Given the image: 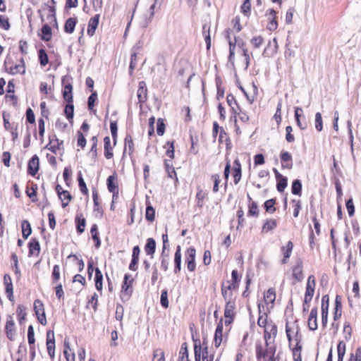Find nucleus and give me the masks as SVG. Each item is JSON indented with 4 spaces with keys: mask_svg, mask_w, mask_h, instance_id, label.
Masks as SVG:
<instances>
[{
    "mask_svg": "<svg viewBox=\"0 0 361 361\" xmlns=\"http://www.w3.org/2000/svg\"><path fill=\"white\" fill-rule=\"evenodd\" d=\"M72 80L73 78L70 75H64L61 78V84L63 86L62 96L64 101L73 99Z\"/></svg>",
    "mask_w": 361,
    "mask_h": 361,
    "instance_id": "obj_1",
    "label": "nucleus"
},
{
    "mask_svg": "<svg viewBox=\"0 0 361 361\" xmlns=\"http://www.w3.org/2000/svg\"><path fill=\"white\" fill-rule=\"evenodd\" d=\"M34 312L38 322L43 326L47 325V318L44 304L39 299H36L33 305Z\"/></svg>",
    "mask_w": 361,
    "mask_h": 361,
    "instance_id": "obj_2",
    "label": "nucleus"
},
{
    "mask_svg": "<svg viewBox=\"0 0 361 361\" xmlns=\"http://www.w3.org/2000/svg\"><path fill=\"white\" fill-rule=\"evenodd\" d=\"M196 250L194 247H188L185 252V263L189 271H194L196 269Z\"/></svg>",
    "mask_w": 361,
    "mask_h": 361,
    "instance_id": "obj_3",
    "label": "nucleus"
},
{
    "mask_svg": "<svg viewBox=\"0 0 361 361\" xmlns=\"http://www.w3.org/2000/svg\"><path fill=\"white\" fill-rule=\"evenodd\" d=\"M267 347V348L265 350H264L260 342H257L256 343L255 352H256V358L257 360H260L261 359L265 360V358L267 357V356L268 355H275V353L276 350V347L275 345H273L271 346L268 345Z\"/></svg>",
    "mask_w": 361,
    "mask_h": 361,
    "instance_id": "obj_4",
    "label": "nucleus"
},
{
    "mask_svg": "<svg viewBox=\"0 0 361 361\" xmlns=\"http://www.w3.org/2000/svg\"><path fill=\"white\" fill-rule=\"evenodd\" d=\"M235 307V301L226 302L224 310V317L226 318L224 323L226 326L230 325L233 322L235 316V312H234Z\"/></svg>",
    "mask_w": 361,
    "mask_h": 361,
    "instance_id": "obj_5",
    "label": "nucleus"
},
{
    "mask_svg": "<svg viewBox=\"0 0 361 361\" xmlns=\"http://www.w3.org/2000/svg\"><path fill=\"white\" fill-rule=\"evenodd\" d=\"M226 102H227V104L228 106H231V104H233V103L234 104H235V106H236L235 109H237V111L238 112H240V113L238 114V115L239 116V118L242 122L246 123L249 121L248 115L245 112H244L241 110L240 105L238 104V102L235 99V97H234V95L233 94L229 93L227 94Z\"/></svg>",
    "mask_w": 361,
    "mask_h": 361,
    "instance_id": "obj_6",
    "label": "nucleus"
},
{
    "mask_svg": "<svg viewBox=\"0 0 361 361\" xmlns=\"http://www.w3.org/2000/svg\"><path fill=\"white\" fill-rule=\"evenodd\" d=\"M303 262L301 258H298L295 264L292 269V276L295 282H301L303 280Z\"/></svg>",
    "mask_w": 361,
    "mask_h": 361,
    "instance_id": "obj_7",
    "label": "nucleus"
},
{
    "mask_svg": "<svg viewBox=\"0 0 361 361\" xmlns=\"http://www.w3.org/2000/svg\"><path fill=\"white\" fill-rule=\"evenodd\" d=\"M133 279H131L129 282H122L121 290V299L123 302L128 301L133 293Z\"/></svg>",
    "mask_w": 361,
    "mask_h": 361,
    "instance_id": "obj_8",
    "label": "nucleus"
},
{
    "mask_svg": "<svg viewBox=\"0 0 361 361\" xmlns=\"http://www.w3.org/2000/svg\"><path fill=\"white\" fill-rule=\"evenodd\" d=\"M39 169V159L34 154L28 161L27 172L28 175L35 176Z\"/></svg>",
    "mask_w": 361,
    "mask_h": 361,
    "instance_id": "obj_9",
    "label": "nucleus"
},
{
    "mask_svg": "<svg viewBox=\"0 0 361 361\" xmlns=\"http://www.w3.org/2000/svg\"><path fill=\"white\" fill-rule=\"evenodd\" d=\"M137 97L138 99V103L140 104V108L147 100V88L146 82L143 80L140 81L138 83V90L137 92Z\"/></svg>",
    "mask_w": 361,
    "mask_h": 361,
    "instance_id": "obj_10",
    "label": "nucleus"
},
{
    "mask_svg": "<svg viewBox=\"0 0 361 361\" xmlns=\"http://www.w3.org/2000/svg\"><path fill=\"white\" fill-rule=\"evenodd\" d=\"M5 331L6 334V337L11 341L15 340L16 336V328H15V322L11 315L8 317L6 326H5Z\"/></svg>",
    "mask_w": 361,
    "mask_h": 361,
    "instance_id": "obj_11",
    "label": "nucleus"
},
{
    "mask_svg": "<svg viewBox=\"0 0 361 361\" xmlns=\"http://www.w3.org/2000/svg\"><path fill=\"white\" fill-rule=\"evenodd\" d=\"M281 168L291 169L293 166L292 155L287 151H281L280 153Z\"/></svg>",
    "mask_w": 361,
    "mask_h": 361,
    "instance_id": "obj_12",
    "label": "nucleus"
},
{
    "mask_svg": "<svg viewBox=\"0 0 361 361\" xmlns=\"http://www.w3.org/2000/svg\"><path fill=\"white\" fill-rule=\"evenodd\" d=\"M232 175L233 176V181L235 185L241 180L242 177V167L240 160L237 158L233 161L232 168Z\"/></svg>",
    "mask_w": 361,
    "mask_h": 361,
    "instance_id": "obj_13",
    "label": "nucleus"
},
{
    "mask_svg": "<svg viewBox=\"0 0 361 361\" xmlns=\"http://www.w3.org/2000/svg\"><path fill=\"white\" fill-rule=\"evenodd\" d=\"M28 247V256L31 257L32 255L38 256L41 247L39 240L36 238H32L27 244Z\"/></svg>",
    "mask_w": 361,
    "mask_h": 361,
    "instance_id": "obj_14",
    "label": "nucleus"
},
{
    "mask_svg": "<svg viewBox=\"0 0 361 361\" xmlns=\"http://www.w3.org/2000/svg\"><path fill=\"white\" fill-rule=\"evenodd\" d=\"M99 18L100 14H96L90 19L87 30V33L90 37H92L95 34L96 30L99 25Z\"/></svg>",
    "mask_w": 361,
    "mask_h": 361,
    "instance_id": "obj_15",
    "label": "nucleus"
},
{
    "mask_svg": "<svg viewBox=\"0 0 361 361\" xmlns=\"http://www.w3.org/2000/svg\"><path fill=\"white\" fill-rule=\"evenodd\" d=\"M317 307L312 308L309 315L307 326L310 331H315L318 328L317 324Z\"/></svg>",
    "mask_w": 361,
    "mask_h": 361,
    "instance_id": "obj_16",
    "label": "nucleus"
},
{
    "mask_svg": "<svg viewBox=\"0 0 361 361\" xmlns=\"http://www.w3.org/2000/svg\"><path fill=\"white\" fill-rule=\"evenodd\" d=\"M181 262H182V255H181V247L180 245H177L176 248V252L174 254V274H178L181 270Z\"/></svg>",
    "mask_w": 361,
    "mask_h": 361,
    "instance_id": "obj_17",
    "label": "nucleus"
},
{
    "mask_svg": "<svg viewBox=\"0 0 361 361\" xmlns=\"http://www.w3.org/2000/svg\"><path fill=\"white\" fill-rule=\"evenodd\" d=\"M40 30L41 33H38V36L42 41L49 42L51 39L52 30L49 24H44Z\"/></svg>",
    "mask_w": 361,
    "mask_h": 361,
    "instance_id": "obj_18",
    "label": "nucleus"
},
{
    "mask_svg": "<svg viewBox=\"0 0 361 361\" xmlns=\"http://www.w3.org/2000/svg\"><path fill=\"white\" fill-rule=\"evenodd\" d=\"M334 310V321H337L342 315V299L338 294L336 295Z\"/></svg>",
    "mask_w": 361,
    "mask_h": 361,
    "instance_id": "obj_19",
    "label": "nucleus"
},
{
    "mask_svg": "<svg viewBox=\"0 0 361 361\" xmlns=\"http://www.w3.org/2000/svg\"><path fill=\"white\" fill-rule=\"evenodd\" d=\"M66 104L64 107L63 114L66 118L69 121L70 123H73V117H74V104L73 99L65 101Z\"/></svg>",
    "mask_w": 361,
    "mask_h": 361,
    "instance_id": "obj_20",
    "label": "nucleus"
},
{
    "mask_svg": "<svg viewBox=\"0 0 361 361\" xmlns=\"http://www.w3.org/2000/svg\"><path fill=\"white\" fill-rule=\"evenodd\" d=\"M293 248V243L291 241H288L286 246H282L281 247V250L283 255V259H281L282 264L288 263V260L291 255Z\"/></svg>",
    "mask_w": 361,
    "mask_h": 361,
    "instance_id": "obj_21",
    "label": "nucleus"
},
{
    "mask_svg": "<svg viewBox=\"0 0 361 361\" xmlns=\"http://www.w3.org/2000/svg\"><path fill=\"white\" fill-rule=\"evenodd\" d=\"M91 237L94 243V247L96 249H99L101 247L102 241L99 237V232L98 226L96 224L92 225L90 228Z\"/></svg>",
    "mask_w": 361,
    "mask_h": 361,
    "instance_id": "obj_22",
    "label": "nucleus"
},
{
    "mask_svg": "<svg viewBox=\"0 0 361 361\" xmlns=\"http://www.w3.org/2000/svg\"><path fill=\"white\" fill-rule=\"evenodd\" d=\"M164 169L168 174V177L174 179L175 183L178 182L177 173L173 166L171 161L168 159H164Z\"/></svg>",
    "mask_w": 361,
    "mask_h": 361,
    "instance_id": "obj_23",
    "label": "nucleus"
},
{
    "mask_svg": "<svg viewBox=\"0 0 361 361\" xmlns=\"http://www.w3.org/2000/svg\"><path fill=\"white\" fill-rule=\"evenodd\" d=\"M78 23L77 17H71L68 18L64 23L63 30L67 34H72L75 28V26Z\"/></svg>",
    "mask_w": 361,
    "mask_h": 361,
    "instance_id": "obj_24",
    "label": "nucleus"
},
{
    "mask_svg": "<svg viewBox=\"0 0 361 361\" xmlns=\"http://www.w3.org/2000/svg\"><path fill=\"white\" fill-rule=\"evenodd\" d=\"M76 232L78 235L82 234L85 229L86 220L82 214H77L75 219Z\"/></svg>",
    "mask_w": 361,
    "mask_h": 361,
    "instance_id": "obj_25",
    "label": "nucleus"
},
{
    "mask_svg": "<svg viewBox=\"0 0 361 361\" xmlns=\"http://www.w3.org/2000/svg\"><path fill=\"white\" fill-rule=\"evenodd\" d=\"M145 252L147 255H150L153 257L156 252V241L153 238H148L144 247Z\"/></svg>",
    "mask_w": 361,
    "mask_h": 361,
    "instance_id": "obj_26",
    "label": "nucleus"
},
{
    "mask_svg": "<svg viewBox=\"0 0 361 361\" xmlns=\"http://www.w3.org/2000/svg\"><path fill=\"white\" fill-rule=\"evenodd\" d=\"M106 186L109 192L116 190L119 189L117 180V174L114 172L112 175L109 176L106 179Z\"/></svg>",
    "mask_w": 361,
    "mask_h": 361,
    "instance_id": "obj_27",
    "label": "nucleus"
},
{
    "mask_svg": "<svg viewBox=\"0 0 361 361\" xmlns=\"http://www.w3.org/2000/svg\"><path fill=\"white\" fill-rule=\"evenodd\" d=\"M127 149H128V154L131 157L134 152V143L133 141L132 136L129 133H126L125 139H124V149L123 157L125 155Z\"/></svg>",
    "mask_w": 361,
    "mask_h": 361,
    "instance_id": "obj_28",
    "label": "nucleus"
},
{
    "mask_svg": "<svg viewBox=\"0 0 361 361\" xmlns=\"http://www.w3.org/2000/svg\"><path fill=\"white\" fill-rule=\"evenodd\" d=\"M192 340L193 341L195 361H201V357H202L201 354V341L199 338H195L193 334H192Z\"/></svg>",
    "mask_w": 361,
    "mask_h": 361,
    "instance_id": "obj_29",
    "label": "nucleus"
},
{
    "mask_svg": "<svg viewBox=\"0 0 361 361\" xmlns=\"http://www.w3.org/2000/svg\"><path fill=\"white\" fill-rule=\"evenodd\" d=\"M146 211H145V219L149 222H153L155 219V209L151 204L150 201L147 197L146 200Z\"/></svg>",
    "mask_w": 361,
    "mask_h": 361,
    "instance_id": "obj_30",
    "label": "nucleus"
},
{
    "mask_svg": "<svg viewBox=\"0 0 361 361\" xmlns=\"http://www.w3.org/2000/svg\"><path fill=\"white\" fill-rule=\"evenodd\" d=\"M298 319H296L294 321V323L295 324V329H296L295 335V340L296 341V344H295V347L292 349L293 353L295 352V354L297 353H301V351H302V345L300 344L301 338H300V336L299 337L300 327H299V325L298 324Z\"/></svg>",
    "mask_w": 361,
    "mask_h": 361,
    "instance_id": "obj_31",
    "label": "nucleus"
},
{
    "mask_svg": "<svg viewBox=\"0 0 361 361\" xmlns=\"http://www.w3.org/2000/svg\"><path fill=\"white\" fill-rule=\"evenodd\" d=\"M273 42L274 43L273 47H271V42L270 41L269 42L267 46L265 47V49L262 53V55L264 57L273 56L277 52L278 44H277L276 39L274 38Z\"/></svg>",
    "mask_w": 361,
    "mask_h": 361,
    "instance_id": "obj_32",
    "label": "nucleus"
},
{
    "mask_svg": "<svg viewBox=\"0 0 361 361\" xmlns=\"http://www.w3.org/2000/svg\"><path fill=\"white\" fill-rule=\"evenodd\" d=\"M104 154L106 159H110L114 157L113 147L111 145V140L109 136H106L104 138Z\"/></svg>",
    "mask_w": 361,
    "mask_h": 361,
    "instance_id": "obj_33",
    "label": "nucleus"
},
{
    "mask_svg": "<svg viewBox=\"0 0 361 361\" xmlns=\"http://www.w3.org/2000/svg\"><path fill=\"white\" fill-rule=\"evenodd\" d=\"M302 190V184L301 180L296 178L292 181L291 192L294 195L301 196Z\"/></svg>",
    "mask_w": 361,
    "mask_h": 361,
    "instance_id": "obj_34",
    "label": "nucleus"
},
{
    "mask_svg": "<svg viewBox=\"0 0 361 361\" xmlns=\"http://www.w3.org/2000/svg\"><path fill=\"white\" fill-rule=\"evenodd\" d=\"M277 226V221L276 219H267L265 220L262 228V233H267L269 232L274 228H276Z\"/></svg>",
    "mask_w": 361,
    "mask_h": 361,
    "instance_id": "obj_35",
    "label": "nucleus"
},
{
    "mask_svg": "<svg viewBox=\"0 0 361 361\" xmlns=\"http://www.w3.org/2000/svg\"><path fill=\"white\" fill-rule=\"evenodd\" d=\"M90 141L92 142V147L90 148V150L89 152V154L91 155V157H92V159L93 161V164H94L95 162H96V160H97V142H98V139H97V136H93Z\"/></svg>",
    "mask_w": 361,
    "mask_h": 361,
    "instance_id": "obj_36",
    "label": "nucleus"
},
{
    "mask_svg": "<svg viewBox=\"0 0 361 361\" xmlns=\"http://www.w3.org/2000/svg\"><path fill=\"white\" fill-rule=\"evenodd\" d=\"M276 204V199L271 198L266 200L263 204V207L265 209L266 212L269 214H273L276 212V209L275 207V204Z\"/></svg>",
    "mask_w": 361,
    "mask_h": 361,
    "instance_id": "obj_37",
    "label": "nucleus"
},
{
    "mask_svg": "<svg viewBox=\"0 0 361 361\" xmlns=\"http://www.w3.org/2000/svg\"><path fill=\"white\" fill-rule=\"evenodd\" d=\"M22 235L24 239H27L32 233V227L27 220H23L21 222Z\"/></svg>",
    "mask_w": 361,
    "mask_h": 361,
    "instance_id": "obj_38",
    "label": "nucleus"
},
{
    "mask_svg": "<svg viewBox=\"0 0 361 361\" xmlns=\"http://www.w3.org/2000/svg\"><path fill=\"white\" fill-rule=\"evenodd\" d=\"M178 360L190 361L189 360V352L188 343L186 342L183 343L178 353Z\"/></svg>",
    "mask_w": 361,
    "mask_h": 361,
    "instance_id": "obj_39",
    "label": "nucleus"
},
{
    "mask_svg": "<svg viewBox=\"0 0 361 361\" xmlns=\"http://www.w3.org/2000/svg\"><path fill=\"white\" fill-rule=\"evenodd\" d=\"M77 180L78 182V187L80 188V192L83 195H88V189L87 185L83 179L82 172L80 171L77 173Z\"/></svg>",
    "mask_w": 361,
    "mask_h": 361,
    "instance_id": "obj_40",
    "label": "nucleus"
},
{
    "mask_svg": "<svg viewBox=\"0 0 361 361\" xmlns=\"http://www.w3.org/2000/svg\"><path fill=\"white\" fill-rule=\"evenodd\" d=\"M202 35L204 38L207 49L209 50L211 47L210 26L207 24L202 26Z\"/></svg>",
    "mask_w": 361,
    "mask_h": 361,
    "instance_id": "obj_41",
    "label": "nucleus"
},
{
    "mask_svg": "<svg viewBox=\"0 0 361 361\" xmlns=\"http://www.w3.org/2000/svg\"><path fill=\"white\" fill-rule=\"evenodd\" d=\"M39 63L41 66H45L49 63V56L44 48H41L37 51Z\"/></svg>",
    "mask_w": 361,
    "mask_h": 361,
    "instance_id": "obj_42",
    "label": "nucleus"
},
{
    "mask_svg": "<svg viewBox=\"0 0 361 361\" xmlns=\"http://www.w3.org/2000/svg\"><path fill=\"white\" fill-rule=\"evenodd\" d=\"M276 180V190L279 192H283L288 185V178L286 176H282L281 177L278 178Z\"/></svg>",
    "mask_w": 361,
    "mask_h": 361,
    "instance_id": "obj_43",
    "label": "nucleus"
},
{
    "mask_svg": "<svg viewBox=\"0 0 361 361\" xmlns=\"http://www.w3.org/2000/svg\"><path fill=\"white\" fill-rule=\"evenodd\" d=\"M264 300L267 304L269 302L274 304L276 300V291L274 288H270L264 294Z\"/></svg>",
    "mask_w": 361,
    "mask_h": 361,
    "instance_id": "obj_44",
    "label": "nucleus"
},
{
    "mask_svg": "<svg viewBox=\"0 0 361 361\" xmlns=\"http://www.w3.org/2000/svg\"><path fill=\"white\" fill-rule=\"evenodd\" d=\"M11 259L13 261V264L12 265V267L14 270V273L18 279V280H20L21 278V271L18 267V258L16 253H12L11 255Z\"/></svg>",
    "mask_w": 361,
    "mask_h": 361,
    "instance_id": "obj_45",
    "label": "nucleus"
},
{
    "mask_svg": "<svg viewBox=\"0 0 361 361\" xmlns=\"http://www.w3.org/2000/svg\"><path fill=\"white\" fill-rule=\"evenodd\" d=\"M110 130L113 139L114 146H116L117 143L118 137V123L117 121H111L110 122Z\"/></svg>",
    "mask_w": 361,
    "mask_h": 361,
    "instance_id": "obj_46",
    "label": "nucleus"
},
{
    "mask_svg": "<svg viewBox=\"0 0 361 361\" xmlns=\"http://www.w3.org/2000/svg\"><path fill=\"white\" fill-rule=\"evenodd\" d=\"M26 308L23 305H18L16 309V314L20 324L26 319L27 313L25 312Z\"/></svg>",
    "mask_w": 361,
    "mask_h": 361,
    "instance_id": "obj_47",
    "label": "nucleus"
},
{
    "mask_svg": "<svg viewBox=\"0 0 361 361\" xmlns=\"http://www.w3.org/2000/svg\"><path fill=\"white\" fill-rule=\"evenodd\" d=\"M259 211L258 209L257 203L256 202H252L250 203H248L247 216L257 217L259 216Z\"/></svg>",
    "mask_w": 361,
    "mask_h": 361,
    "instance_id": "obj_48",
    "label": "nucleus"
},
{
    "mask_svg": "<svg viewBox=\"0 0 361 361\" xmlns=\"http://www.w3.org/2000/svg\"><path fill=\"white\" fill-rule=\"evenodd\" d=\"M56 145H52L51 143H47L46 146L44 147V149H48L51 151L54 154H57V150H63V141L60 140V142H56Z\"/></svg>",
    "mask_w": 361,
    "mask_h": 361,
    "instance_id": "obj_49",
    "label": "nucleus"
},
{
    "mask_svg": "<svg viewBox=\"0 0 361 361\" xmlns=\"http://www.w3.org/2000/svg\"><path fill=\"white\" fill-rule=\"evenodd\" d=\"M37 184L32 183L31 188H26V195L27 197L32 199V202H35L37 199Z\"/></svg>",
    "mask_w": 361,
    "mask_h": 361,
    "instance_id": "obj_50",
    "label": "nucleus"
},
{
    "mask_svg": "<svg viewBox=\"0 0 361 361\" xmlns=\"http://www.w3.org/2000/svg\"><path fill=\"white\" fill-rule=\"evenodd\" d=\"M241 13L246 17H249L251 14V3L250 0H244L240 6Z\"/></svg>",
    "mask_w": 361,
    "mask_h": 361,
    "instance_id": "obj_51",
    "label": "nucleus"
},
{
    "mask_svg": "<svg viewBox=\"0 0 361 361\" xmlns=\"http://www.w3.org/2000/svg\"><path fill=\"white\" fill-rule=\"evenodd\" d=\"M8 73L15 75L16 73L24 74L25 73V65L16 64L14 66H11L9 71H7Z\"/></svg>",
    "mask_w": 361,
    "mask_h": 361,
    "instance_id": "obj_52",
    "label": "nucleus"
},
{
    "mask_svg": "<svg viewBox=\"0 0 361 361\" xmlns=\"http://www.w3.org/2000/svg\"><path fill=\"white\" fill-rule=\"evenodd\" d=\"M334 183L336 188V195H337V202H339V201L341 200L343 196V190H342V186L340 183V180L338 178L334 176Z\"/></svg>",
    "mask_w": 361,
    "mask_h": 361,
    "instance_id": "obj_53",
    "label": "nucleus"
},
{
    "mask_svg": "<svg viewBox=\"0 0 361 361\" xmlns=\"http://www.w3.org/2000/svg\"><path fill=\"white\" fill-rule=\"evenodd\" d=\"M160 304L164 308H168L169 305L168 299V290L164 288L161 290L160 297Z\"/></svg>",
    "mask_w": 361,
    "mask_h": 361,
    "instance_id": "obj_54",
    "label": "nucleus"
},
{
    "mask_svg": "<svg viewBox=\"0 0 361 361\" xmlns=\"http://www.w3.org/2000/svg\"><path fill=\"white\" fill-rule=\"evenodd\" d=\"M166 130V125L164 120L162 118H159L157 121V133L159 136H162Z\"/></svg>",
    "mask_w": 361,
    "mask_h": 361,
    "instance_id": "obj_55",
    "label": "nucleus"
},
{
    "mask_svg": "<svg viewBox=\"0 0 361 361\" xmlns=\"http://www.w3.org/2000/svg\"><path fill=\"white\" fill-rule=\"evenodd\" d=\"M158 3V0H154V2L153 4L151 5L149 7V16L145 19V23L142 25L143 27H147L148 25L151 23L152 18L154 15V9L156 8V5Z\"/></svg>",
    "mask_w": 361,
    "mask_h": 361,
    "instance_id": "obj_56",
    "label": "nucleus"
},
{
    "mask_svg": "<svg viewBox=\"0 0 361 361\" xmlns=\"http://www.w3.org/2000/svg\"><path fill=\"white\" fill-rule=\"evenodd\" d=\"M25 122L26 123L35 124V116L34 111L30 107H28L25 111Z\"/></svg>",
    "mask_w": 361,
    "mask_h": 361,
    "instance_id": "obj_57",
    "label": "nucleus"
},
{
    "mask_svg": "<svg viewBox=\"0 0 361 361\" xmlns=\"http://www.w3.org/2000/svg\"><path fill=\"white\" fill-rule=\"evenodd\" d=\"M60 279V267L58 264H55L53 267L51 272V280L53 283H58Z\"/></svg>",
    "mask_w": 361,
    "mask_h": 361,
    "instance_id": "obj_58",
    "label": "nucleus"
},
{
    "mask_svg": "<svg viewBox=\"0 0 361 361\" xmlns=\"http://www.w3.org/2000/svg\"><path fill=\"white\" fill-rule=\"evenodd\" d=\"M329 295H323L322 298L321 312L329 314Z\"/></svg>",
    "mask_w": 361,
    "mask_h": 361,
    "instance_id": "obj_59",
    "label": "nucleus"
},
{
    "mask_svg": "<svg viewBox=\"0 0 361 361\" xmlns=\"http://www.w3.org/2000/svg\"><path fill=\"white\" fill-rule=\"evenodd\" d=\"M346 345L343 341H339L337 345L338 358H344Z\"/></svg>",
    "mask_w": 361,
    "mask_h": 361,
    "instance_id": "obj_60",
    "label": "nucleus"
},
{
    "mask_svg": "<svg viewBox=\"0 0 361 361\" xmlns=\"http://www.w3.org/2000/svg\"><path fill=\"white\" fill-rule=\"evenodd\" d=\"M174 140L167 141L166 145L169 146L166 152V156H168L171 159H173L175 157V147H174Z\"/></svg>",
    "mask_w": 361,
    "mask_h": 361,
    "instance_id": "obj_61",
    "label": "nucleus"
},
{
    "mask_svg": "<svg viewBox=\"0 0 361 361\" xmlns=\"http://www.w3.org/2000/svg\"><path fill=\"white\" fill-rule=\"evenodd\" d=\"M315 128L318 132H321L323 130V121L322 114L317 112L315 114Z\"/></svg>",
    "mask_w": 361,
    "mask_h": 361,
    "instance_id": "obj_62",
    "label": "nucleus"
},
{
    "mask_svg": "<svg viewBox=\"0 0 361 361\" xmlns=\"http://www.w3.org/2000/svg\"><path fill=\"white\" fill-rule=\"evenodd\" d=\"M152 361H165L164 352L161 348L154 350Z\"/></svg>",
    "mask_w": 361,
    "mask_h": 361,
    "instance_id": "obj_63",
    "label": "nucleus"
},
{
    "mask_svg": "<svg viewBox=\"0 0 361 361\" xmlns=\"http://www.w3.org/2000/svg\"><path fill=\"white\" fill-rule=\"evenodd\" d=\"M97 99V92H92L87 99V106H88L89 110H90V111L93 110L94 104H95V102Z\"/></svg>",
    "mask_w": 361,
    "mask_h": 361,
    "instance_id": "obj_64",
    "label": "nucleus"
}]
</instances>
